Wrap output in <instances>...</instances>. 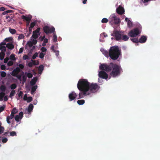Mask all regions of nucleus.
I'll list each match as a JSON object with an SVG mask.
<instances>
[{"mask_svg":"<svg viewBox=\"0 0 160 160\" xmlns=\"http://www.w3.org/2000/svg\"><path fill=\"white\" fill-rule=\"evenodd\" d=\"M10 58L12 60H15L16 58L15 57V55L14 54H12L10 56Z\"/></svg>","mask_w":160,"mask_h":160,"instance_id":"43","label":"nucleus"},{"mask_svg":"<svg viewBox=\"0 0 160 160\" xmlns=\"http://www.w3.org/2000/svg\"><path fill=\"white\" fill-rule=\"evenodd\" d=\"M147 39V36L143 35L141 37L139 40V42L140 43H145Z\"/></svg>","mask_w":160,"mask_h":160,"instance_id":"16","label":"nucleus"},{"mask_svg":"<svg viewBox=\"0 0 160 160\" xmlns=\"http://www.w3.org/2000/svg\"><path fill=\"white\" fill-rule=\"evenodd\" d=\"M9 31L10 32L12 33V34H14L16 32V31L15 29H11V28H9Z\"/></svg>","mask_w":160,"mask_h":160,"instance_id":"38","label":"nucleus"},{"mask_svg":"<svg viewBox=\"0 0 160 160\" xmlns=\"http://www.w3.org/2000/svg\"><path fill=\"white\" fill-rule=\"evenodd\" d=\"M150 1L151 0H141V1L144 3H147Z\"/></svg>","mask_w":160,"mask_h":160,"instance_id":"61","label":"nucleus"},{"mask_svg":"<svg viewBox=\"0 0 160 160\" xmlns=\"http://www.w3.org/2000/svg\"><path fill=\"white\" fill-rule=\"evenodd\" d=\"M27 100L28 102H30L32 100V98L31 97H29L28 98Z\"/></svg>","mask_w":160,"mask_h":160,"instance_id":"47","label":"nucleus"},{"mask_svg":"<svg viewBox=\"0 0 160 160\" xmlns=\"http://www.w3.org/2000/svg\"><path fill=\"white\" fill-rule=\"evenodd\" d=\"M15 77H16L19 80H20V81L22 79V76L21 75H19L18 74H17V76H15Z\"/></svg>","mask_w":160,"mask_h":160,"instance_id":"53","label":"nucleus"},{"mask_svg":"<svg viewBox=\"0 0 160 160\" xmlns=\"http://www.w3.org/2000/svg\"><path fill=\"white\" fill-rule=\"evenodd\" d=\"M27 76H25L24 75H23V76H22V82H25L26 81V79H27Z\"/></svg>","mask_w":160,"mask_h":160,"instance_id":"50","label":"nucleus"},{"mask_svg":"<svg viewBox=\"0 0 160 160\" xmlns=\"http://www.w3.org/2000/svg\"><path fill=\"white\" fill-rule=\"evenodd\" d=\"M33 107L34 106L32 104H30L29 105L28 109V113L30 112L32 110Z\"/></svg>","mask_w":160,"mask_h":160,"instance_id":"22","label":"nucleus"},{"mask_svg":"<svg viewBox=\"0 0 160 160\" xmlns=\"http://www.w3.org/2000/svg\"><path fill=\"white\" fill-rule=\"evenodd\" d=\"M23 48H20V49H19V51L18 53L19 54V53H22L23 52Z\"/></svg>","mask_w":160,"mask_h":160,"instance_id":"60","label":"nucleus"},{"mask_svg":"<svg viewBox=\"0 0 160 160\" xmlns=\"http://www.w3.org/2000/svg\"><path fill=\"white\" fill-rule=\"evenodd\" d=\"M28 97L27 96V95L25 94L23 97V99L24 100H27L28 99Z\"/></svg>","mask_w":160,"mask_h":160,"instance_id":"64","label":"nucleus"},{"mask_svg":"<svg viewBox=\"0 0 160 160\" xmlns=\"http://www.w3.org/2000/svg\"><path fill=\"white\" fill-rule=\"evenodd\" d=\"M43 30L44 32L46 34L48 35L49 33L54 32L55 31V28L53 26L50 27L46 25L43 27Z\"/></svg>","mask_w":160,"mask_h":160,"instance_id":"7","label":"nucleus"},{"mask_svg":"<svg viewBox=\"0 0 160 160\" xmlns=\"http://www.w3.org/2000/svg\"><path fill=\"white\" fill-rule=\"evenodd\" d=\"M23 115V113L22 112H21L19 115H17L15 117V120L17 122L19 121L20 120L22 119Z\"/></svg>","mask_w":160,"mask_h":160,"instance_id":"14","label":"nucleus"},{"mask_svg":"<svg viewBox=\"0 0 160 160\" xmlns=\"http://www.w3.org/2000/svg\"><path fill=\"white\" fill-rule=\"evenodd\" d=\"M37 88L38 86L37 85H35L32 87L31 91V93L32 94H33L36 91Z\"/></svg>","mask_w":160,"mask_h":160,"instance_id":"23","label":"nucleus"},{"mask_svg":"<svg viewBox=\"0 0 160 160\" xmlns=\"http://www.w3.org/2000/svg\"><path fill=\"white\" fill-rule=\"evenodd\" d=\"M108 21V20L106 18H103L101 21V22L102 23H106Z\"/></svg>","mask_w":160,"mask_h":160,"instance_id":"37","label":"nucleus"},{"mask_svg":"<svg viewBox=\"0 0 160 160\" xmlns=\"http://www.w3.org/2000/svg\"><path fill=\"white\" fill-rule=\"evenodd\" d=\"M24 35L23 34H21L19 35L18 38L19 39H22L24 38Z\"/></svg>","mask_w":160,"mask_h":160,"instance_id":"52","label":"nucleus"},{"mask_svg":"<svg viewBox=\"0 0 160 160\" xmlns=\"http://www.w3.org/2000/svg\"><path fill=\"white\" fill-rule=\"evenodd\" d=\"M125 21L128 22V27H131L132 26V22L129 20L128 18H125Z\"/></svg>","mask_w":160,"mask_h":160,"instance_id":"19","label":"nucleus"},{"mask_svg":"<svg viewBox=\"0 0 160 160\" xmlns=\"http://www.w3.org/2000/svg\"><path fill=\"white\" fill-rule=\"evenodd\" d=\"M27 44L28 45V46L30 47L31 48L33 44L32 43V42H28Z\"/></svg>","mask_w":160,"mask_h":160,"instance_id":"54","label":"nucleus"},{"mask_svg":"<svg viewBox=\"0 0 160 160\" xmlns=\"http://www.w3.org/2000/svg\"><path fill=\"white\" fill-rule=\"evenodd\" d=\"M40 28H38L35 31L33 32L32 37L35 39L37 38L38 36L40 34Z\"/></svg>","mask_w":160,"mask_h":160,"instance_id":"8","label":"nucleus"},{"mask_svg":"<svg viewBox=\"0 0 160 160\" xmlns=\"http://www.w3.org/2000/svg\"><path fill=\"white\" fill-rule=\"evenodd\" d=\"M116 12L119 14L122 15L124 14V10L123 7L120 5L116 9Z\"/></svg>","mask_w":160,"mask_h":160,"instance_id":"11","label":"nucleus"},{"mask_svg":"<svg viewBox=\"0 0 160 160\" xmlns=\"http://www.w3.org/2000/svg\"><path fill=\"white\" fill-rule=\"evenodd\" d=\"M8 141V139L6 138H3L2 140V142L4 143H6Z\"/></svg>","mask_w":160,"mask_h":160,"instance_id":"55","label":"nucleus"},{"mask_svg":"<svg viewBox=\"0 0 160 160\" xmlns=\"http://www.w3.org/2000/svg\"><path fill=\"white\" fill-rule=\"evenodd\" d=\"M33 65V63L31 62H29L28 64V66L29 67H32Z\"/></svg>","mask_w":160,"mask_h":160,"instance_id":"62","label":"nucleus"},{"mask_svg":"<svg viewBox=\"0 0 160 160\" xmlns=\"http://www.w3.org/2000/svg\"><path fill=\"white\" fill-rule=\"evenodd\" d=\"M25 74L26 75L27 77L29 78H32L33 75L30 72H25Z\"/></svg>","mask_w":160,"mask_h":160,"instance_id":"30","label":"nucleus"},{"mask_svg":"<svg viewBox=\"0 0 160 160\" xmlns=\"http://www.w3.org/2000/svg\"><path fill=\"white\" fill-rule=\"evenodd\" d=\"M20 71L21 70L19 68L17 67L13 70L11 73V75L13 76H15L18 74L20 72Z\"/></svg>","mask_w":160,"mask_h":160,"instance_id":"12","label":"nucleus"},{"mask_svg":"<svg viewBox=\"0 0 160 160\" xmlns=\"http://www.w3.org/2000/svg\"><path fill=\"white\" fill-rule=\"evenodd\" d=\"M6 89V87L3 85H2L0 87V90L2 92H3L5 91V90Z\"/></svg>","mask_w":160,"mask_h":160,"instance_id":"31","label":"nucleus"},{"mask_svg":"<svg viewBox=\"0 0 160 160\" xmlns=\"http://www.w3.org/2000/svg\"><path fill=\"white\" fill-rule=\"evenodd\" d=\"M9 60V58H5L4 60V62L5 63H6L8 62V60Z\"/></svg>","mask_w":160,"mask_h":160,"instance_id":"63","label":"nucleus"},{"mask_svg":"<svg viewBox=\"0 0 160 160\" xmlns=\"http://www.w3.org/2000/svg\"><path fill=\"white\" fill-rule=\"evenodd\" d=\"M89 84L90 82L87 79H81L79 80L77 86L80 92L78 94L79 97L77 98L78 99L82 98L85 96L90 95V93H88Z\"/></svg>","mask_w":160,"mask_h":160,"instance_id":"2","label":"nucleus"},{"mask_svg":"<svg viewBox=\"0 0 160 160\" xmlns=\"http://www.w3.org/2000/svg\"><path fill=\"white\" fill-rule=\"evenodd\" d=\"M122 32L120 31L115 30L113 31V33H111V36L114 37L116 41H120L121 40Z\"/></svg>","mask_w":160,"mask_h":160,"instance_id":"5","label":"nucleus"},{"mask_svg":"<svg viewBox=\"0 0 160 160\" xmlns=\"http://www.w3.org/2000/svg\"><path fill=\"white\" fill-rule=\"evenodd\" d=\"M10 135L12 136H16L17 134L15 131H12L10 132Z\"/></svg>","mask_w":160,"mask_h":160,"instance_id":"40","label":"nucleus"},{"mask_svg":"<svg viewBox=\"0 0 160 160\" xmlns=\"http://www.w3.org/2000/svg\"><path fill=\"white\" fill-rule=\"evenodd\" d=\"M101 70L107 72H111L110 75L113 78H115L120 75L122 69L120 65L111 62L109 64L103 63L99 66Z\"/></svg>","mask_w":160,"mask_h":160,"instance_id":"1","label":"nucleus"},{"mask_svg":"<svg viewBox=\"0 0 160 160\" xmlns=\"http://www.w3.org/2000/svg\"><path fill=\"white\" fill-rule=\"evenodd\" d=\"M140 32L141 31L140 29L138 28H136L130 31L128 33V35L131 37H134L138 36Z\"/></svg>","mask_w":160,"mask_h":160,"instance_id":"6","label":"nucleus"},{"mask_svg":"<svg viewBox=\"0 0 160 160\" xmlns=\"http://www.w3.org/2000/svg\"><path fill=\"white\" fill-rule=\"evenodd\" d=\"M13 64V62L12 61H9L7 63V65L8 66H12Z\"/></svg>","mask_w":160,"mask_h":160,"instance_id":"44","label":"nucleus"},{"mask_svg":"<svg viewBox=\"0 0 160 160\" xmlns=\"http://www.w3.org/2000/svg\"><path fill=\"white\" fill-rule=\"evenodd\" d=\"M44 69V67L42 65H40L38 67V70L39 73H40L42 72Z\"/></svg>","mask_w":160,"mask_h":160,"instance_id":"25","label":"nucleus"},{"mask_svg":"<svg viewBox=\"0 0 160 160\" xmlns=\"http://www.w3.org/2000/svg\"><path fill=\"white\" fill-rule=\"evenodd\" d=\"M31 42H32L33 45H35L37 43V41L36 39H33Z\"/></svg>","mask_w":160,"mask_h":160,"instance_id":"58","label":"nucleus"},{"mask_svg":"<svg viewBox=\"0 0 160 160\" xmlns=\"http://www.w3.org/2000/svg\"><path fill=\"white\" fill-rule=\"evenodd\" d=\"M88 93H94L96 92L99 89L100 87L96 83H90L89 85Z\"/></svg>","mask_w":160,"mask_h":160,"instance_id":"4","label":"nucleus"},{"mask_svg":"<svg viewBox=\"0 0 160 160\" xmlns=\"http://www.w3.org/2000/svg\"><path fill=\"white\" fill-rule=\"evenodd\" d=\"M46 54V52H45V53H44L42 52H40L39 55V57L41 59L43 58H44L45 55Z\"/></svg>","mask_w":160,"mask_h":160,"instance_id":"34","label":"nucleus"},{"mask_svg":"<svg viewBox=\"0 0 160 160\" xmlns=\"http://www.w3.org/2000/svg\"><path fill=\"white\" fill-rule=\"evenodd\" d=\"M0 50L2 51V52H5L6 51V47L4 46H3L2 48H1Z\"/></svg>","mask_w":160,"mask_h":160,"instance_id":"57","label":"nucleus"},{"mask_svg":"<svg viewBox=\"0 0 160 160\" xmlns=\"http://www.w3.org/2000/svg\"><path fill=\"white\" fill-rule=\"evenodd\" d=\"M38 53L37 52H35L32 57V58L33 59H35L38 56Z\"/></svg>","mask_w":160,"mask_h":160,"instance_id":"48","label":"nucleus"},{"mask_svg":"<svg viewBox=\"0 0 160 160\" xmlns=\"http://www.w3.org/2000/svg\"><path fill=\"white\" fill-rule=\"evenodd\" d=\"M121 54V50L119 49L118 46L111 47L109 50V55L112 60H115L117 59Z\"/></svg>","mask_w":160,"mask_h":160,"instance_id":"3","label":"nucleus"},{"mask_svg":"<svg viewBox=\"0 0 160 160\" xmlns=\"http://www.w3.org/2000/svg\"><path fill=\"white\" fill-rule=\"evenodd\" d=\"M57 37L56 34H54L53 36V41L54 42H57Z\"/></svg>","mask_w":160,"mask_h":160,"instance_id":"42","label":"nucleus"},{"mask_svg":"<svg viewBox=\"0 0 160 160\" xmlns=\"http://www.w3.org/2000/svg\"><path fill=\"white\" fill-rule=\"evenodd\" d=\"M36 22H32L30 24V28H33L36 25Z\"/></svg>","mask_w":160,"mask_h":160,"instance_id":"41","label":"nucleus"},{"mask_svg":"<svg viewBox=\"0 0 160 160\" xmlns=\"http://www.w3.org/2000/svg\"><path fill=\"white\" fill-rule=\"evenodd\" d=\"M32 61L33 65H38L39 63V62L38 61H37L36 62V61L34 60H32Z\"/></svg>","mask_w":160,"mask_h":160,"instance_id":"46","label":"nucleus"},{"mask_svg":"<svg viewBox=\"0 0 160 160\" xmlns=\"http://www.w3.org/2000/svg\"><path fill=\"white\" fill-rule=\"evenodd\" d=\"M121 38V40L124 41H127L129 39V37L127 35L124 34L123 32H122Z\"/></svg>","mask_w":160,"mask_h":160,"instance_id":"17","label":"nucleus"},{"mask_svg":"<svg viewBox=\"0 0 160 160\" xmlns=\"http://www.w3.org/2000/svg\"><path fill=\"white\" fill-rule=\"evenodd\" d=\"M18 111V110L16 108H13L11 113L15 115V114L17 113Z\"/></svg>","mask_w":160,"mask_h":160,"instance_id":"32","label":"nucleus"},{"mask_svg":"<svg viewBox=\"0 0 160 160\" xmlns=\"http://www.w3.org/2000/svg\"><path fill=\"white\" fill-rule=\"evenodd\" d=\"M2 123L0 122V134L3 133L4 132V128L3 127L1 126Z\"/></svg>","mask_w":160,"mask_h":160,"instance_id":"29","label":"nucleus"},{"mask_svg":"<svg viewBox=\"0 0 160 160\" xmlns=\"http://www.w3.org/2000/svg\"><path fill=\"white\" fill-rule=\"evenodd\" d=\"M120 22V19L117 17L113 23H114L115 24H118Z\"/></svg>","mask_w":160,"mask_h":160,"instance_id":"33","label":"nucleus"},{"mask_svg":"<svg viewBox=\"0 0 160 160\" xmlns=\"http://www.w3.org/2000/svg\"><path fill=\"white\" fill-rule=\"evenodd\" d=\"M17 85L15 84H12L10 86V88L11 89H14L17 88Z\"/></svg>","mask_w":160,"mask_h":160,"instance_id":"36","label":"nucleus"},{"mask_svg":"<svg viewBox=\"0 0 160 160\" xmlns=\"http://www.w3.org/2000/svg\"><path fill=\"white\" fill-rule=\"evenodd\" d=\"M37 80V78L36 77L33 78L31 80L30 82V84L31 85H33L35 84Z\"/></svg>","mask_w":160,"mask_h":160,"instance_id":"21","label":"nucleus"},{"mask_svg":"<svg viewBox=\"0 0 160 160\" xmlns=\"http://www.w3.org/2000/svg\"><path fill=\"white\" fill-rule=\"evenodd\" d=\"M15 94V90H12L9 96L10 97H12Z\"/></svg>","mask_w":160,"mask_h":160,"instance_id":"39","label":"nucleus"},{"mask_svg":"<svg viewBox=\"0 0 160 160\" xmlns=\"http://www.w3.org/2000/svg\"><path fill=\"white\" fill-rule=\"evenodd\" d=\"M21 18L24 21H30L32 18V16L31 15L28 16L22 15V16Z\"/></svg>","mask_w":160,"mask_h":160,"instance_id":"13","label":"nucleus"},{"mask_svg":"<svg viewBox=\"0 0 160 160\" xmlns=\"http://www.w3.org/2000/svg\"><path fill=\"white\" fill-rule=\"evenodd\" d=\"M6 75V73L4 71H2L1 72V76L2 78H4Z\"/></svg>","mask_w":160,"mask_h":160,"instance_id":"45","label":"nucleus"},{"mask_svg":"<svg viewBox=\"0 0 160 160\" xmlns=\"http://www.w3.org/2000/svg\"><path fill=\"white\" fill-rule=\"evenodd\" d=\"M5 54L4 52H1L0 53V59L2 60L4 57Z\"/></svg>","mask_w":160,"mask_h":160,"instance_id":"28","label":"nucleus"},{"mask_svg":"<svg viewBox=\"0 0 160 160\" xmlns=\"http://www.w3.org/2000/svg\"><path fill=\"white\" fill-rule=\"evenodd\" d=\"M5 108V106H1L0 107V112L3 111L4 110Z\"/></svg>","mask_w":160,"mask_h":160,"instance_id":"56","label":"nucleus"},{"mask_svg":"<svg viewBox=\"0 0 160 160\" xmlns=\"http://www.w3.org/2000/svg\"><path fill=\"white\" fill-rule=\"evenodd\" d=\"M1 69L2 70H5L6 69V66L4 65H2L1 66Z\"/></svg>","mask_w":160,"mask_h":160,"instance_id":"59","label":"nucleus"},{"mask_svg":"<svg viewBox=\"0 0 160 160\" xmlns=\"http://www.w3.org/2000/svg\"><path fill=\"white\" fill-rule=\"evenodd\" d=\"M102 53L105 55L106 57H108L109 55V52L104 49H102L101 50Z\"/></svg>","mask_w":160,"mask_h":160,"instance_id":"24","label":"nucleus"},{"mask_svg":"<svg viewBox=\"0 0 160 160\" xmlns=\"http://www.w3.org/2000/svg\"><path fill=\"white\" fill-rule=\"evenodd\" d=\"M98 76L99 77L105 79H107L108 78V74L103 71H101L99 72Z\"/></svg>","mask_w":160,"mask_h":160,"instance_id":"10","label":"nucleus"},{"mask_svg":"<svg viewBox=\"0 0 160 160\" xmlns=\"http://www.w3.org/2000/svg\"><path fill=\"white\" fill-rule=\"evenodd\" d=\"M6 47L8 49L11 50L12 49L14 48V46L12 43H8L6 44Z\"/></svg>","mask_w":160,"mask_h":160,"instance_id":"20","label":"nucleus"},{"mask_svg":"<svg viewBox=\"0 0 160 160\" xmlns=\"http://www.w3.org/2000/svg\"><path fill=\"white\" fill-rule=\"evenodd\" d=\"M41 51H42V52H46L47 51V49L46 48L44 47H42L41 48Z\"/></svg>","mask_w":160,"mask_h":160,"instance_id":"49","label":"nucleus"},{"mask_svg":"<svg viewBox=\"0 0 160 160\" xmlns=\"http://www.w3.org/2000/svg\"><path fill=\"white\" fill-rule=\"evenodd\" d=\"M17 66H18L19 68L20 69H23L24 68V65L22 64H17Z\"/></svg>","mask_w":160,"mask_h":160,"instance_id":"51","label":"nucleus"},{"mask_svg":"<svg viewBox=\"0 0 160 160\" xmlns=\"http://www.w3.org/2000/svg\"><path fill=\"white\" fill-rule=\"evenodd\" d=\"M14 115L11 113L10 116H8L7 117V123L9 124L11 123V122L9 120L10 119H12L14 117Z\"/></svg>","mask_w":160,"mask_h":160,"instance_id":"18","label":"nucleus"},{"mask_svg":"<svg viewBox=\"0 0 160 160\" xmlns=\"http://www.w3.org/2000/svg\"><path fill=\"white\" fill-rule=\"evenodd\" d=\"M117 17V16L115 14L111 15L109 18L110 22L111 23H113Z\"/></svg>","mask_w":160,"mask_h":160,"instance_id":"15","label":"nucleus"},{"mask_svg":"<svg viewBox=\"0 0 160 160\" xmlns=\"http://www.w3.org/2000/svg\"><path fill=\"white\" fill-rule=\"evenodd\" d=\"M131 40L133 42L135 43H138L139 42V41L138 40V38H132L131 39Z\"/></svg>","mask_w":160,"mask_h":160,"instance_id":"35","label":"nucleus"},{"mask_svg":"<svg viewBox=\"0 0 160 160\" xmlns=\"http://www.w3.org/2000/svg\"><path fill=\"white\" fill-rule=\"evenodd\" d=\"M77 102L79 105H82L85 103V101L84 100H79L77 101Z\"/></svg>","mask_w":160,"mask_h":160,"instance_id":"26","label":"nucleus"},{"mask_svg":"<svg viewBox=\"0 0 160 160\" xmlns=\"http://www.w3.org/2000/svg\"><path fill=\"white\" fill-rule=\"evenodd\" d=\"M77 97L78 94L74 91L72 92L71 93H70L68 95V97L70 101L74 100Z\"/></svg>","mask_w":160,"mask_h":160,"instance_id":"9","label":"nucleus"},{"mask_svg":"<svg viewBox=\"0 0 160 160\" xmlns=\"http://www.w3.org/2000/svg\"><path fill=\"white\" fill-rule=\"evenodd\" d=\"M5 93L4 92H1L0 93V101L3 100V98L4 97Z\"/></svg>","mask_w":160,"mask_h":160,"instance_id":"27","label":"nucleus"}]
</instances>
